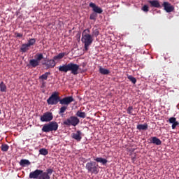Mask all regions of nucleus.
Segmentation results:
<instances>
[{
	"instance_id": "f257e3e1",
	"label": "nucleus",
	"mask_w": 179,
	"mask_h": 179,
	"mask_svg": "<svg viewBox=\"0 0 179 179\" xmlns=\"http://www.w3.org/2000/svg\"><path fill=\"white\" fill-rule=\"evenodd\" d=\"M75 101V99L73 96H66L63 99L59 97V94L58 92H55L52 94V95L47 99V103L49 106H57L58 103L61 104V106H69L71 103Z\"/></svg>"
},
{
	"instance_id": "f03ea898",
	"label": "nucleus",
	"mask_w": 179,
	"mask_h": 179,
	"mask_svg": "<svg viewBox=\"0 0 179 179\" xmlns=\"http://www.w3.org/2000/svg\"><path fill=\"white\" fill-rule=\"evenodd\" d=\"M57 69L59 72L64 73H68V72H71L72 75L76 76L79 74V69H80V68L79 64H76L73 62H69L68 64L59 66Z\"/></svg>"
},
{
	"instance_id": "7ed1b4c3",
	"label": "nucleus",
	"mask_w": 179,
	"mask_h": 179,
	"mask_svg": "<svg viewBox=\"0 0 179 179\" xmlns=\"http://www.w3.org/2000/svg\"><path fill=\"white\" fill-rule=\"evenodd\" d=\"M54 172L52 169H46V171L41 169H36L35 171L30 172L29 178L30 179H50L51 174Z\"/></svg>"
},
{
	"instance_id": "20e7f679",
	"label": "nucleus",
	"mask_w": 179,
	"mask_h": 179,
	"mask_svg": "<svg viewBox=\"0 0 179 179\" xmlns=\"http://www.w3.org/2000/svg\"><path fill=\"white\" fill-rule=\"evenodd\" d=\"M90 29H85L82 33L81 41L84 44L85 51L89 50V46L93 43V36L90 35Z\"/></svg>"
},
{
	"instance_id": "39448f33",
	"label": "nucleus",
	"mask_w": 179,
	"mask_h": 179,
	"mask_svg": "<svg viewBox=\"0 0 179 179\" xmlns=\"http://www.w3.org/2000/svg\"><path fill=\"white\" fill-rule=\"evenodd\" d=\"M85 169L87 170L88 173H91V174H99V171L100 169H99V164L96 163V162L90 161L87 162L85 165Z\"/></svg>"
},
{
	"instance_id": "423d86ee",
	"label": "nucleus",
	"mask_w": 179,
	"mask_h": 179,
	"mask_svg": "<svg viewBox=\"0 0 179 179\" xmlns=\"http://www.w3.org/2000/svg\"><path fill=\"white\" fill-rule=\"evenodd\" d=\"M52 131H58V123L55 121L45 124L42 128L43 132L48 133L52 132Z\"/></svg>"
},
{
	"instance_id": "0eeeda50",
	"label": "nucleus",
	"mask_w": 179,
	"mask_h": 179,
	"mask_svg": "<svg viewBox=\"0 0 179 179\" xmlns=\"http://www.w3.org/2000/svg\"><path fill=\"white\" fill-rule=\"evenodd\" d=\"M80 120L79 117L77 116H71L70 117L67 118L66 120L63 122L64 125L66 127H76L79 125Z\"/></svg>"
},
{
	"instance_id": "6e6552de",
	"label": "nucleus",
	"mask_w": 179,
	"mask_h": 179,
	"mask_svg": "<svg viewBox=\"0 0 179 179\" xmlns=\"http://www.w3.org/2000/svg\"><path fill=\"white\" fill-rule=\"evenodd\" d=\"M53 118L54 116L52 115V113L46 112L43 113L42 116H41L40 120L41 122H50V121H52Z\"/></svg>"
},
{
	"instance_id": "1a4fd4ad",
	"label": "nucleus",
	"mask_w": 179,
	"mask_h": 179,
	"mask_svg": "<svg viewBox=\"0 0 179 179\" xmlns=\"http://www.w3.org/2000/svg\"><path fill=\"white\" fill-rule=\"evenodd\" d=\"M162 6H164V10L168 13H170V12H173L174 11V6H171V3H170L167 1H164L162 4Z\"/></svg>"
},
{
	"instance_id": "9d476101",
	"label": "nucleus",
	"mask_w": 179,
	"mask_h": 179,
	"mask_svg": "<svg viewBox=\"0 0 179 179\" xmlns=\"http://www.w3.org/2000/svg\"><path fill=\"white\" fill-rule=\"evenodd\" d=\"M71 137L75 141H77V142H80L82 141V131L78 130L76 133L71 134Z\"/></svg>"
},
{
	"instance_id": "9b49d317",
	"label": "nucleus",
	"mask_w": 179,
	"mask_h": 179,
	"mask_svg": "<svg viewBox=\"0 0 179 179\" xmlns=\"http://www.w3.org/2000/svg\"><path fill=\"white\" fill-rule=\"evenodd\" d=\"M149 143H153L157 146H160L162 145V141L159 138L154 136L149 138Z\"/></svg>"
},
{
	"instance_id": "f8f14e48",
	"label": "nucleus",
	"mask_w": 179,
	"mask_h": 179,
	"mask_svg": "<svg viewBox=\"0 0 179 179\" xmlns=\"http://www.w3.org/2000/svg\"><path fill=\"white\" fill-rule=\"evenodd\" d=\"M148 2L150 3V8H162V5H160L159 0H149Z\"/></svg>"
},
{
	"instance_id": "ddd939ff",
	"label": "nucleus",
	"mask_w": 179,
	"mask_h": 179,
	"mask_svg": "<svg viewBox=\"0 0 179 179\" xmlns=\"http://www.w3.org/2000/svg\"><path fill=\"white\" fill-rule=\"evenodd\" d=\"M90 7L93 8V10L94 11L95 13H99V14L103 13V9H101V8L96 6V4L94 3H90Z\"/></svg>"
},
{
	"instance_id": "4468645a",
	"label": "nucleus",
	"mask_w": 179,
	"mask_h": 179,
	"mask_svg": "<svg viewBox=\"0 0 179 179\" xmlns=\"http://www.w3.org/2000/svg\"><path fill=\"white\" fill-rule=\"evenodd\" d=\"M43 65H45L46 68L49 69V68H54L57 63H55V59L48 60L46 63H43Z\"/></svg>"
},
{
	"instance_id": "2eb2a0df",
	"label": "nucleus",
	"mask_w": 179,
	"mask_h": 179,
	"mask_svg": "<svg viewBox=\"0 0 179 179\" xmlns=\"http://www.w3.org/2000/svg\"><path fill=\"white\" fill-rule=\"evenodd\" d=\"M149 128V125H148V123H145L143 124H138L136 127V129H138V131H146Z\"/></svg>"
},
{
	"instance_id": "dca6fc26",
	"label": "nucleus",
	"mask_w": 179,
	"mask_h": 179,
	"mask_svg": "<svg viewBox=\"0 0 179 179\" xmlns=\"http://www.w3.org/2000/svg\"><path fill=\"white\" fill-rule=\"evenodd\" d=\"M94 160L97 163H101V164H107L108 161L106 159L102 158V157H96L94 158Z\"/></svg>"
},
{
	"instance_id": "f3484780",
	"label": "nucleus",
	"mask_w": 179,
	"mask_h": 179,
	"mask_svg": "<svg viewBox=\"0 0 179 179\" xmlns=\"http://www.w3.org/2000/svg\"><path fill=\"white\" fill-rule=\"evenodd\" d=\"M29 65L32 66V68H36V66H38V65H40V62L36 59H32L29 61Z\"/></svg>"
},
{
	"instance_id": "a211bd4d",
	"label": "nucleus",
	"mask_w": 179,
	"mask_h": 179,
	"mask_svg": "<svg viewBox=\"0 0 179 179\" xmlns=\"http://www.w3.org/2000/svg\"><path fill=\"white\" fill-rule=\"evenodd\" d=\"M30 48V46L27 45V43H24L22 45V47L20 49V51L21 52H27Z\"/></svg>"
},
{
	"instance_id": "6ab92c4d",
	"label": "nucleus",
	"mask_w": 179,
	"mask_h": 179,
	"mask_svg": "<svg viewBox=\"0 0 179 179\" xmlns=\"http://www.w3.org/2000/svg\"><path fill=\"white\" fill-rule=\"evenodd\" d=\"M66 110H68V105H63L59 109V115H61V117H64V113H65Z\"/></svg>"
},
{
	"instance_id": "aec40b11",
	"label": "nucleus",
	"mask_w": 179,
	"mask_h": 179,
	"mask_svg": "<svg viewBox=\"0 0 179 179\" xmlns=\"http://www.w3.org/2000/svg\"><path fill=\"white\" fill-rule=\"evenodd\" d=\"M30 161H29L28 159H21L20 162V165L22 167H26V166H30Z\"/></svg>"
},
{
	"instance_id": "412c9836",
	"label": "nucleus",
	"mask_w": 179,
	"mask_h": 179,
	"mask_svg": "<svg viewBox=\"0 0 179 179\" xmlns=\"http://www.w3.org/2000/svg\"><path fill=\"white\" fill-rule=\"evenodd\" d=\"M99 73H101V75H110V70L100 66L99 67Z\"/></svg>"
},
{
	"instance_id": "4be33fe9",
	"label": "nucleus",
	"mask_w": 179,
	"mask_h": 179,
	"mask_svg": "<svg viewBox=\"0 0 179 179\" xmlns=\"http://www.w3.org/2000/svg\"><path fill=\"white\" fill-rule=\"evenodd\" d=\"M127 113L129 115H136V113L134 110V106H129L127 109Z\"/></svg>"
},
{
	"instance_id": "5701e85b",
	"label": "nucleus",
	"mask_w": 179,
	"mask_h": 179,
	"mask_svg": "<svg viewBox=\"0 0 179 179\" xmlns=\"http://www.w3.org/2000/svg\"><path fill=\"white\" fill-rule=\"evenodd\" d=\"M76 117L79 118H86V113L82 112V110H78L76 113Z\"/></svg>"
},
{
	"instance_id": "b1692460",
	"label": "nucleus",
	"mask_w": 179,
	"mask_h": 179,
	"mask_svg": "<svg viewBox=\"0 0 179 179\" xmlns=\"http://www.w3.org/2000/svg\"><path fill=\"white\" fill-rule=\"evenodd\" d=\"M65 55H66V52L59 53L58 55L55 56L53 59H55V61H57V59H62Z\"/></svg>"
},
{
	"instance_id": "393cba45",
	"label": "nucleus",
	"mask_w": 179,
	"mask_h": 179,
	"mask_svg": "<svg viewBox=\"0 0 179 179\" xmlns=\"http://www.w3.org/2000/svg\"><path fill=\"white\" fill-rule=\"evenodd\" d=\"M50 75H51L50 72H46L44 74H43L42 76H41L39 77V79H41L42 80H47V79H48V76H50Z\"/></svg>"
},
{
	"instance_id": "a878e982",
	"label": "nucleus",
	"mask_w": 179,
	"mask_h": 179,
	"mask_svg": "<svg viewBox=\"0 0 179 179\" xmlns=\"http://www.w3.org/2000/svg\"><path fill=\"white\" fill-rule=\"evenodd\" d=\"M6 85H5V83H3V81H1L0 83V91L1 92H6Z\"/></svg>"
},
{
	"instance_id": "bb28decb",
	"label": "nucleus",
	"mask_w": 179,
	"mask_h": 179,
	"mask_svg": "<svg viewBox=\"0 0 179 179\" xmlns=\"http://www.w3.org/2000/svg\"><path fill=\"white\" fill-rule=\"evenodd\" d=\"M40 155H42V156H47L48 155V150L45 148H41L39 150Z\"/></svg>"
},
{
	"instance_id": "cd10ccee",
	"label": "nucleus",
	"mask_w": 179,
	"mask_h": 179,
	"mask_svg": "<svg viewBox=\"0 0 179 179\" xmlns=\"http://www.w3.org/2000/svg\"><path fill=\"white\" fill-rule=\"evenodd\" d=\"M29 47H31V45H34V44H36V38H29L28 40V43H27Z\"/></svg>"
},
{
	"instance_id": "c85d7f7f",
	"label": "nucleus",
	"mask_w": 179,
	"mask_h": 179,
	"mask_svg": "<svg viewBox=\"0 0 179 179\" xmlns=\"http://www.w3.org/2000/svg\"><path fill=\"white\" fill-rule=\"evenodd\" d=\"M1 149L2 152H8L9 150V145L8 144H2Z\"/></svg>"
},
{
	"instance_id": "c756f323",
	"label": "nucleus",
	"mask_w": 179,
	"mask_h": 179,
	"mask_svg": "<svg viewBox=\"0 0 179 179\" xmlns=\"http://www.w3.org/2000/svg\"><path fill=\"white\" fill-rule=\"evenodd\" d=\"M127 79L131 82L134 85L136 83V78L132 76H127Z\"/></svg>"
},
{
	"instance_id": "7c9ffc66",
	"label": "nucleus",
	"mask_w": 179,
	"mask_h": 179,
	"mask_svg": "<svg viewBox=\"0 0 179 179\" xmlns=\"http://www.w3.org/2000/svg\"><path fill=\"white\" fill-rule=\"evenodd\" d=\"M99 34H100V31H99V29H92V36L97 37Z\"/></svg>"
},
{
	"instance_id": "2f4dec72",
	"label": "nucleus",
	"mask_w": 179,
	"mask_h": 179,
	"mask_svg": "<svg viewBox=\"0 0 179 179\" xmlns=\"http://www.w3.org/2000/svg\"><path fill=\"white\" fill-rule=\"evenodd\" d=\"M36 60L40 63V61L44 58V56L42 53L36 54Z\"/></svg>"
},
{
	"instance_id": "473e14b6",
	"label": "nucleus",
	"mask_w": 179,
	"mask_h": 179,
	"mask_svg": "<svg viewBox=\"0 0 179 179\" xmlns=\"http://www.w3.org/2000/svg\"><path fill=\"white\" fill-rule=\"evenodd\" d=\"M90 20H96V19H97V13H92V14H90Z\"/></svg>"
},
{
	"instance_id": "72a5a7b5",
	"label": "nucleus",
	"mask_w": 179,
	"mask_h": 179,
	"mask_svg": "<svg viewBox=\"0 0 179 179\" xmlns=\"http://www.w3.org/2000/svg\"><path fill=\"white\" fill-rule=\"evenodd\" d=\"M141 10H143V12L148 13L149 12V6L148 5H144L142 8Z\"/></svg>"
},
{
	"instance_id": "f704fd0d",
	"label": "nucleus",
	"mask_w": 179,
	"mask_h": 179,
	"mask_svg": "<svg viewBox=\"0 0 179 179\" xmlns=\"http://www.w3.org/2000/svg\"><path fill=\"white\" fill-rule=\"evenodd\" d=\"M169 124H174V122L177 121V119L174 117H172L169 118Z\"/></svg>"
},
{
	"instance_id": "c9c22d12",
	"label": "nucleus",
	"mask_w": 179,
	"mask_h": 179,
	"mask_svg": "<svg viewBox=\"0 0 179 179\" xmlns=\"http://www.w3.org/2000/svg\"><path fill=\"white\" fill-rule=\"evenodd\" d=\"M178 125H179V122L177 121L172 123V129H176V128L178 127Z\"/></svg>"
},
{
	"instance_id": "e433bc0d",
	"label": "nucleus",
	"mask_w": 179,
	"mask_h": 179,
	"mask_svg": "<svg viewBox=\"0 0 179 179\" xmlns=\"http://www.w3.org/2000/svg\"><path fill=\"white\" fill-rule=\"evenodd\" d=\"M17 37H23V34H17Z\"/></svg>"
},
{
	"instance_id": "4c0bfd02",
	"label": "nucleus",
	"mask_w": 179,
	"mask_h": 179,
	"mask_svg": "<svg viewBox=\"0 0 179 179\" xmlns=\"http://www.w3.org/2000/svg\"><path fill=\"white\" fill-rule=\"evenodd\" d=\"M83 68H85V66H86V64L83 63Z\"/></svg>"
},
{
	"instance_id": "58836bf2",
	"label": "nucleus",
	"mask_w": 179,
	"mask_h": 179,
	"mask_svg": "<svg viewBox=\"0 0 179 179\" xmlns=\"http://www.w3.org/2000/svg\"><path fill=\"white\" fill-rule=\"evenodd\" d=\"M0 114H1V110H0Z\"/></svg>"
}]
</instances>
